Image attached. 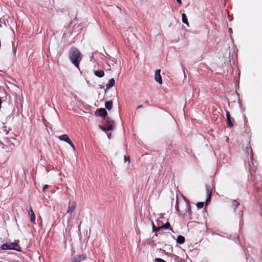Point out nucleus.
Here are the masks:
<instances>
[{"label":"nucleus","instance_id":"nucleus-23","mask_svg":"<svg viewBox=\"0 0 262 262\" xmlns=\"http://www.w3.org/2000/svg\"><path fill=\"white\" fill-rule=\"evenodd\" d=\"M124 161L125 162H128L129 163L130 162V159H129V157H127V156L125 155L124 156Z\"/></svg>","mask_w":262,"mask_h":262},{"label":"nucleus","instance_id":"nucleus-3","mask_svg":"<svg viewBox=\"0 0 262 262\" xmlns=\"http://www.w3.org/2000/svg\"><path fill=\"white\" fill-rule=\"evenodd\" d=\"M99 128L102 129L103 131H110L114 129V121H108L107 122V124L105 127L101 125H99Z\"/></svg>","mask_w":262,"mask_h":262},{"label":"nucleus","instance_id":"nucleus-31","mask_svg":"<svg viewBox=\"0 0 262 262\" xmlns=\"http://www.w3.org/2000/svg\"><path fill=\"white\" fill-rule=\"evenodd\" d=\"M182 16H186V14L185 13L182 14Z\"/></svg>","mask_w":262,"mask_h":262},{"label":"nucleus","instance_id":"nucleus-33","mask_svg":"<svg viewBox=\"0 0 262 262\" xmlns=\"http://www.w3.org/2000/svg\"><path fill=\"white\" fill-rule=\"evenodd\" d=\"M229 31L230 32L232 33V29L231 28H230L229 29Z\"/></svg>","mask_w":262,"mask_h":262},{"label":"nucleus","instance_id":"nucleus-32","mask_svg":"<svg viewBox=\"0 0 262 262\" xmlns=\"http://www.w3.org/2000/svg\"><path fill=\"white\" fill-rule=\"evenodd\" d=\"M107 137H108V138L110 139V137H111V134H108V135H107Z\"/></svg>","mask_w":262,"mask_h":262},{"label":"nucleus","instance_id":"nucleus-9","mask_svg":"<svg viewBox=\"0 0 262 262\" xmlns=\"http://www.w3.org/2000/svg\"><path fill=\"white\" fill-rule=\"evenodd\" d=\"M86 256L85 254H82L80 255H78L76 256L72 262H81L82 260H84L86 258Z\"/></svg>","mask_w":262,"mask_h":262},{"label":"nucleus","instance_id":"nucleus-13","mask_svg":"<svg viewBox=\"0 0 262 262\" xmlns=\"http://www.w3.org/2000/svg\"><path fill=\"white\" fill-rule=\"evenodd\" d=\"M95 75L98 77H102L104 75V73L103 70H97L94 71Z\"/></svg>","mask_w":262,"mask_h":262},{"label":"nucleus","instance_id":"nucleus-1","mask_svg":"<svg viewBox=\"0 0 262 262\" xmlns=\"http://www.w3.org/2000/svg\"><path fill=\"white\" fill-rule=\"evenodd\" d=\"M69 58L72 63L76 67L79 68V65L82 59V55L80 52L76 49L73 48L69 52Z\"/></svg>","mask_w":262,"mask_h":262},{"label":"nucleus","instance_id":"nucleus-17","mask_svg":"<svg viewBox=\"0 0 262 262\" xmlns=\"http://www.w3.org/2000/svg\"><path fill=\"white\" fill-rule=\"evenodd\" d=\"M125 35L127 36V39L129 40V37L132 38L133 37L134 35V34L131 32L130 31H126L125 33Z\"/></svg>","mask_w":262,"mask_h":262},{"label":"nucleus","instance_id":"nucleus-14","mask_svg":"<svg viewBox=\"0 0 262 262\" xmlns=\"http://www.w3.org/2000/svg\"><path fill=\"white\" fill-rule=\"evenodd\" d=\"M105 107L108 110H111L113 107L112 101H108L105 102Z\"/></svg>","mask_w":262,"mask_h":262},{"label":"nucleus","instance_id":"nucleus-5","mask_svg":"<svg viewBox=\"0 0 262 262\" xmlns=\"http://www.w3.org/2000/svg\"><path fill=\"white\" fill-rule=\"evenodd\" d=\"M96 115L100 117H102L103 118H105L107 116V113L105 108H98L96 110Z\"/></svg>","mask_w":262,"mask_h":262},{"label":"nucleus","instance_id":"nucleus-21","mask_svg":"<svg viewBox=\"0 0 262 262\" xmlns=\"http://www.w3.org/2000/svg\"><path fill=\"white\" fill-rule=\"evenodd\" d=\"M204 205V202H199L196 204V206L199 209H201L203 207Z\"/></svg>","mask_w":262,"mask_h":262},{"label":"nucleus","instance_id":"nucleus-30","mask_svg":"<svg viewBox=\"0 0 262 262\" xmlns=\"http://www.w3.org/2000/svg\"><path fill=\"white\" fill-rule=\"evenodd\" d=\"M187 208H188V211H189V210H190V208H189V204H187Z\"/></svg>","mask_w":262,"mask_h":262},{"label":"nucleus","instance_id":"nucleus-28","mask_svg":"<svg viewBox=\"0 0 262 262\" xmlns=\"http://www.w3.org/2000/svg\"><path fill=\"white\" fill-rule=\"evenodd\" d=\"M177 1L180 5L182 4L181 0H177Z\"/></svg>","mask_w":262,"mask_h":262},{"label":"nucleus","instance_id":"nucleus-34","mask_svg":"<svg viewBox=\"0 0 262 262\" xmlns=\"http://www.w3.org/2000/svg\"><path fill=\"white\" fill-rule=\"evenodd\" d=\"M228 16H229V17L232 16V15H230L228 13Z\"/></svg>","mask_w":262,"mask_h":262},{"label":"nucleus","instance_id":"nucleus-4","mask_svg":"<svg viewBox=\"0 0 262 262\" xmlns=\"http://www.w3.org/2000/svg\"><path fill=\"white\" fill-rule=\"evenodd\" d=\"M76 206V204L74 201H70L68 205V209L67 211V213L72 214V213L74 211Z\"/></svg>","mask_w":262,"mask_h":262},{"label":"nucleus","instance_id":"nucleus-18","mask_svg":"<svg viewBox=\"0 0 262 262\" xmlns=\"http://www.w3.org/2000/svg\"><path fill=\"white\" fill-rule=\"evenodd\" d=\"M246 155H250V157L252 156V150L248 147H246V151L245 152Z\"/></svg>","mask_w":262,"mask_h":262},{"label":"nucleus","instance_id":"nucleus-25","mask_svg":"<svg viewBox=\"0 0 262 262\" xmlns=\"http://www.w3.org/2000/svg\"><path fill=\"white\" fill-rule=\"evenodd\" d=\"M69 144L71 146V147L72 148V149H73L74 151H76V148L74 145V144H73V143L72 142V141H71L69 143Z\"/></svg>","mask_w":262,"mask_h":262},{"label":"nucleus","instance_id":"nucleus-20","mask_svg":"<svg viewBox=\"0 0 262 262\" xmlns=\"http://www.w3.org/2000/svg\"><path fill=\"white\" fill-rule=\"evenodd\" d=\"M182 20L183 23L185 24L188 27H189L187 17H182Z\"/></svg>","mask_w":262,"mask_h":262},{"label":"nucleus","instance_id":"nucleus-29","mask_svg":"<svg viewBox=\"0 0 262 262\" xmlns=\"http://www.w3.org/2000/svg\"><path fill=\"white\" fill-rule=\"evenodd\" d=\"M143 107L142 105H140L137 107V109H139L140 108H142Z\"/></svg>","mask_w":262,"mask_h":262},{"label":"nucleus","instance_id":"nucleus-11","mask_svg":"<svg viewBox=\"0 0 262 262\" xmlns=\"http://www.w3.org/2000/svg\"><path fill=\"white\" fill-rule=\"evenodd\" d=\"M115 83V81L114 78L110 79L108 83L106 84V89L105 91L106 92V90L110 89L111 88L114 86Z\"/></svg>","mask_w":262,"mask_h":262},{"label":"nucleus","instance_id":"nucleus-7","mask_svg":"<svg viewBox=\"0 0 262 262\" xmlns=\"http://www.w3.org/2000/svg\"><path fill=\"white\" fill-rule=\"evenodd\" d=\"M28 214L31 217V222L33 223V224H36V223H35V220H36L35 215L31 207L29 208V210L28 211Z\"/></svg>","mask_w":262,"mask_h":262},{"label":"nucleus","instance_id":"nucleus-26","mask_svg":"<svg viewBox=\"0 0 262 262\" xmlns=\"http://www.w3.org/2000/svg\"><path fill=\"white\" fill-rule=\"evenodd\" d=\"M49 188V185H45L42 188V191L45 192Z\"/></svg>","mask_w":262,"mask_h":262},{"label":"nucleus","instance_id":"nucleus-8","mask_svg":"<svg viewBox=\"0 0 262 262\" xmlns=\"http://www.w3.org/2000/svg\"><path fill=\"white\" fill-rule=\"evenodd\" d=\"M206 192H207V194L208 195L207 199H206V203H207L208 202H209L210 201L212 190H211L210 187L208 185L206 186Z\"/></svg>","mask_w":262,"mask_h":262},{"label":"nucleus","instance_id":"nucleus-15","mask_svg":"<svg viewBox=\"0 0 262 262\" xmlns=\"http://www.w3.org/2000/svg\"><path fill=\"white\" fill-rule=\"evenodd\" d=\"M177 242L179 244H182L185 242V238L182 235H179L177 238Z\"/></svg>","mask_w":262,"mask_h":262},{"label":"nucleus","instance_id":"nucleus-22","mask_svg":"<svg viewBox=\"0 0 262 262\" xmlns=\"http://www.w3.org/2000/svg\"><path fill=\"white\" fill-rule=\"evenodd\" d=\"M155 261L156 262H166L165 260L160 258H156L155 259Z\"/></svg>","mask_w":262,"mask_h":262},{"label":"nucleus","instance_id":"nucleus-10","mask_svg":"<svg viewBox=\"0 0 262 262\" xmlns=\"http://www.w3.org/2000/svg\"><path fill=\"white\" fill-rule=\"evenodd\" d=\"M226 118L228 123V126L229 127H232L233 124L231 121V117L229 111H226Z\"/></svg>","mask_w":262,"mask_h":262},{"label":"nucleus","instance_id":"nucleus-12","mask_svg":"<svg viewBox=\"0 0 262 262\" xmlns=\"http://www.w3.org/2000/svg\"><path fill=\"white\" fill-rule=\"evenodd\" d=\"M58 139L61 141L66 142L68 144L69 142H70L71 141V140L69 138V136L66 134H64V135L59 136Z\"/></svg>","mask_w":262,"mask_h":262},{"label":"nucleus","instance_id":"nucleus-2","mask_svg":"<svg viewBox=\"0 0 262 262\" xmlns=\"http://www.w3.org/2000/svg\"><path fill=\"white\" fill-rule=\"evenodd\" d=\"M1 248L3 250L12 249L16 251H20L19 246L17 244L15 243L3 244Z\"/></svg>","mask_w":262,"mask_h":262},{"label":"nucleus","instance_id":"nucleus-27","mask_svg":"<svg viewBox=\"0 0 262 262\" xmlns=\"http://www.w3.org/2000/svg\"><path fill=\"white\" fill-rule=\"evenodd\" d=\"M175 207H176V210L179 212V209L178 201V200L177 201V203H176Z\"/></svg>","mask_w":262,"mask_h":262},{"label":"nucleus","instance_id":"nucleus-6","mask_svg":"<svg viewBox=\"0 0 262 262\" xmlns=\"http://www.w3.org/2000/svg\"><path fill=\"white\" fill-rule=\"evenodd\" d=\"M161 70L160 69L156 70L155 73V80L161 84L162 83V79L160 75Z\"/></svg>","mask_w":262,"mask_h":262},{"label":"nucleus","instance_id":"nucleus-16","mask_svg":"<svg viewBox=\"0 0 262 262\" xmlns=\"http://www.w3.org/2000/svg\"><path fill=\"white\" fill-rule=\"evenodd\" d=\"M170 226V224L169 223H166L163 226L158 227L157 229L158 230H160L161 229H169Z\"/></svg>","mask_w":262,"mask_h":262},{"label":"nucleus","instance_id":"nucleus-24","mask_svg":"<svg viewBox=\"0 0 262 262\" xmlns=\"http://www.w3.org/2000/svg\"><path fill=\"white\" fill-rule=\"evenodd\" d=\"M160 230H158L157 228L155 226L154 223H152V232H157L158 231H159Z\"/></svg>","mask_w":262,"mask_h":262},{"label":"nucleus","instance_id":"nucleus-19","mask_svg":"<svg viewBox=\"0 0 262 262\" xmlns=\"http://www.w3.org/2000/svg\"><path fill=\"white\" fill-rule=\"evenodd\" d=\"M232 206L235 207V210L239 205V203L236 200H233L232 203Z\"/></svg>","mask_w":262,"mask_h":262}]
</instances>
